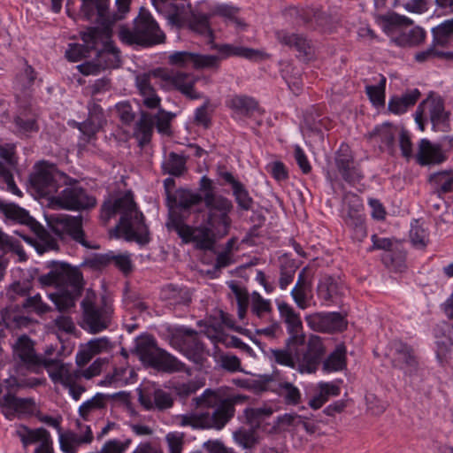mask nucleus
<instances>
[{
    "mask_svg": "<svg viewBox=\"0 0 453 453\" xmlns=\"http://www.w3.org/2000/svg\"><path fill=\"white\" fill-rule=\"evenodd\" d=\"M81 15L82 18L86 20L95 19L99 26L88 27L85 31L81 32L83 44H69L65 57L71 62H78L89 57L90 51L96 50L100 40L111 37V27L118 19V17L112 19L106 17L108 0H81Z\"/></svg>",
    "mask_w": 453,
    "mask_h": 453,
    "instance_id": "nucleus-1",
    "label": "nucleus"
},
{
    "mask_svg": "<svg viewBox=\"0 0 453 453\" xmlns=\"http://www.w3.org/2000/svg\"><path fill=\"white\" fill-rule=\"evenodd\" d=\"M118 213L120 214V219L114 232H120L127 242L134 241L141 245L150 242V233L144 223V216L138 210L131 191L126 192L113 201H105L101 207L100 218L107 224L110 219Z\"/></svg>",
    "mask_w": 453,
    "mask_h": 453,
    "instance_id": "nucleus-2",
    "label": "nucleus"
},
{
    "mask_svg": "<svg viewBox=\"0 0 453 453\" xmlns=\"http://www.w3.org/2000/svg\"><path fill=\"white\" fill-rule=\"evenodd\" d=\"M159 79L158 84L165 90L174 88L189 99H199L201 95L194 89L196 79L191 74L183 72H172L164 68H157L136 76L135 82L140 94L143 97V104L148 109H154L160 105L161 98L157 95L151 84V79Z\"/></svg>",
    "mask_w": 453,
    "mask_h": 453,
    "instance_id": "nucleus-3",
    "label": "nucleus"
},
{
    "mask_svg": "<svg viewBox=\"0 0 453 453\" xmlns=\"http://www.w3.org/2000/svg\"><path fill=\"white\" fill-rule=\"evenodd\" d=\"M173 200L176 208L185 214H200L204 211L231 213L234 210L233 202L226 196L217 194L212 180L206 175L200 179L199 192L179 188Z\"/></svg>",
    "mask_w": 453,
    "mask_h": 453,
    "instance_id": "nucleus-4",
    "label": "nucleus"
},
{
    "mask_svg": "<svg viewBox=\"0 0 453 453\" xmlns=\"http://www.w3.org/2000/svg\"><path fill=\"white\" fill-rule=\"evenodd\" d=\"M81 319L80 326L92 334L106 330L114 312L113 301L110 296L101 295L97 302L96 293L88 288L85 297L81 302Z\"/></svg>",
    "mask_w": 453,
    "mask_h": 453,
    "instance_id": "nucleus-5",
    "label": "nucleus"
},
{
    "mask_svg": "<svg viewBox=\"0 0 453 453\" xmlns=\"http://www.w3.org/2000/svg\"><path fill=\"white\" fill-rule=\"evenodd\" d=\"M134 353L144 366L158 372H188L186 365L165 349L159 348L157 340L150 334L141 335L136 339Z\"/></svg>",
    "mask_w": 453,
    "mask_h": 453,
    "instance_id": "nucleus-6",
    "label": "nucleus"
},
{
    "mask_svg": "<svg viewBox=\"0 0 453 453\" xmlns=\"http://www.w3.org/2000/svg\"><path fill=\"white\" fill-rule=\"evenodd\" d=\"M119 38L128 46L137 45L148 48L165 42V35L150 12L142 7L134 20L133 29L121 26L119 30Z\"/></svg>",
    "mask_w": 453,
    "mask_h": 453,
    "instance_id": "nucleus-7",
    "label": "nucleus"
},
{
    "mask_svg": "<svg viewBox=\"0 0 453 453\" xmlns=\"http://www.w3.org/2000/svg\"><path fill=\"white\" fill-rule=\"evenodd\" d=\"M203 224L195 226L192 242L200 250H211L217 240L226 236L231 229V213L203 211Z\"/></svg>",
    "mask_w": 453,
    "mask_h": 453,
    "instance_id": "nucleus-8",
    "label": "nucleus"
},
{
    "mask_svg": "<svg viewBox=\"0 0 453 453\" xmlns=\"http://www.w3.org/2000/svg\"><path fill=\"white\" fill-rule=\"evenodd\" d=\"M70 177L58 170L55 164L40 161L34 166L29 175V188L39 197L49 198L53 201L58 188L68 185Z\"/></svg>",
    "mask_w": 453,
    "mask_h": 453,
    "instance_id": "nucleus-9",
    "label": "nucleus"
},
{
    "mask_svg": "<svg viewBox=\"0 0 453 453\" xmlns=\"http://www.w3.org/2000/svg\"><path fill=\"white\" fill-rule=\"evenodd\" d=\"M47 267L50 269L49 273L45 274H39L38 268H32L29 270V276L33 279H37L40 286L61 288L66 285L71 280L81 279L82 273L78 267L72 266L68 263L59 261H50L48 263Z\"/></svg>",
    "mask_w": 453,
    "mask_h": 453,
    "instance_id": "nucleus-10",
    "label": "nucleus"
},
{
    "mask_svg": "<svg viewBox=\"0 0 453 453\" xmlns=\"http://www.w3.org/2000/svg\"><path fill=\"white\" fill-rule=\"evenodd\" d=\"M342 219L354 242H361L367 237V229L363 214V204L357 195L349 192L344 195Z\"/></svg>",
    "mask_w": 453,
    "mask_h": 453,
    "instance_id": "nucleus-11",
    "label": "nucleus"
},
{
    "mask_svg": "<svg viewBox=\"0 0 453 453\" xmlns=\"http://www.w3.org/2000/svg\"><path fill=\"white\" fill-rule=\"evenodd\" d=\"M51 230L61 240L69 237L87 249L98 250L100 248L99 245H92L86 240L81 215H60L56 218L54 224L51 226Z\"/></svg>",
    "mask_w": 453,
    "mask_h": 453,
    "instance_id": "nucleus-12",
    "label": "nucleus"
},
{
    "mask_svg": "<svg viewBox=\"0 0 453 453\" xmlns=\"http://www.w3.org/2000/svg\"><path fill=\"white\" fill-rule=\"evenodd\" d=\"M325 346L317 335H311L304 345L297 344V368L301 372L311 373L316 372L325 355Z\"/></svg>",
    "mask_w": 453,
    "mask_h": 453,
    "instance_id": "nucleus-13",
    "label": "nucleus"
},
{
    "mask_svg": "<svg viewBox=\"0 0 453 453\" xmlns=\"http://www.w3.org/2000/svg\"><path fill=\"white\" fill-rule=\"evenodd\" d=\"M53 201L62 209L70 211H83L96 205L95 196L80 186H70L53 197Z\"/></svg>",
    "mask_w": 453,
    "mask_h": 453,
    "instance_id": "nucleus-14",
    "label": "nucleus"
},
{
    "mask_svg": "<svg viewBox=\"0 0 453 453\" xmlns=\"http://www.w3.org/2000/svg\"><path fill=\"white\" fill-rule=\"evenodd\" d=\"M334 163L338 173L347 183L355 185L364 178L359 166L355 162L352 151L348 145H341L335 153Z\"/></svg>",
    "mask_w": 453,
    "mask_h": 453,
    "instance_id": "nucleus-15",
    "label": "nucleus"
},
{
    "mask_svg": "<svg viewBox=\"0 0 453 453\" xmlns=\"http://www.w3.org/2000/svg\"><path fill=\"white\" fill-rule=\"evenodd\" d=\"M84 287L85 280L81 274V279L69 281L61 287L59 291L50 294L49 297L59 311H65L75 306L77 300L84 291Z\"/></svg>",
    "mask_w": 453,
    "mask_h": 453,
    "instance_id": "nucleus-16",
    "label": "nucleus"
},
{
    "mask_svg": "<svg viewBox=\"0 0 453 453\" xmlns=\"http://www.w3.org/2000/svg\"><path fill=\"white\" fill-rule=\"evenodd\" d=\"M275 36L280 44L294 49L297 52L296 57L301 60L309 61L313 58L312 43L304 35L282 29L277 31Z\"/></svg>",
    "mask_w": 453,
    "mask_h": 453,
    "instance_id": "nucleus-17",
    "label": "nucleus"
},
{
    "mask_svg": "<svg viewBox=\"0 0 453 453\" xmlns=\"http://www.w3.org/2000/svg\"><path fill=\"white\" fill-rule=\"evenodd\" d=\"M305 342V336H289L283 349H270L267 354L271 360L280 365L290 368L297 367V344Z\"/></svg>",
    "mask_w": 453,
    "mask_h": 453,
    "instance_id": "nucleus-18",
    "label": "nucleus"
},
{
    "mask_svg": "<svg viewBox=\"0 0 453 453\" xmlns=\"http://www.w3.org/2000/svg\"><path fill=\"white\" fill-rule=\"evenodd\" d=\"M211 49L218 51L219 62L230 57H239L252 61L263 60L269 58V55L263 50L242 46H235L229 43L219 44L211 42Z\"/></svg>",
    "mask_w": 453,
    "mask_h": 453,
    "instance_id": "nucleus-19",
    "label": "nucleus"
},
{
    "mask_svg": "<svg viewBox=\"0 0 453 453\" xmlns=\"http://www.w3.org/2000/svg\"><path fill=\"white\" fill-rule=\"evenodd\" d=\"M173 347L181 352L188 359L196 365H203L206 360L205 346L198 337H173L171 340Z\"/></svg>",
    "mask_w": 453,
    "mask_h": 453,
    "instance_id": "nucleus-20",
    "label": "nucleus"
},
{
    "mask_svg": "<svg viewBox=\"0 0 453 453\" xmlns=\"http://www.w3.org/2000/svg\"><path fill=\"white\" fill-rule=\"evenodd\" d=\"M308 326L314 331L334 333L344 328V318L339 312L314 313L306 317Z\"/></svg>",
    "mask_w": 453,
    "mask_h": 453,
    "instance_id": "nucleus-21",
    "label": "nucleus"
},
{
    "mask_svg": "<svg viewBox=\"0 0 453 453\" xmlns=\"http://www.w3.org/2000/svg\"><path fill=\"white\" fill-rule=\"evenodd\" d=\"M34 342L27 334L18 337L13 344V355L17 357L28 369L35 372L36 367L43 358L42 356L37 355L35 350Z\"/></svg>",
    "mask_w": 453,
    "mask_h": 453,
    "instance_id": "nucleus-22",
    "label": "nucleus"
},
{
    "mask_svg": "<svg viewBox=\"0 0 453 453\" xmlns=\"http://www.w3.org/2000/svg\"><path fill=\"white\" fill-rule=\"evenodd\" d=\"M140 403L147 411L157 410L165 411L173 407L174 400L172 395L161 388L153 390H140Z\"/></svg>",
    "mask_w": 453,
    "mask_h": 453,
    "instance_id": "nucleus-23",
    "label": "nucleus"
},
{
    "mask_svg": "<svg viewBox=\"0 0 453 453\" xmlns=\"http://www.w3.org/2000/svg\"><path fill=\"white\" fill-rule=\"evenodd\" d=\"M393 366L401 369L405 374L411 375L418 370V360L414 350L410 345L402 342H395Z\"/></svg>",
    "mask_w": 453,
    "mask_h": 453,
    "instance_id": "nucleus-24",
    "label": "nucleus"
},
{
    "mask_svg": "<svg viewBox=\"0 0 453 453\" xmlns=\"http://www.w3.org/2000/svg\"><path fill=\"white\" fill-rule=\"evenodd\" d=\"M396 128L389 122L376 126L366 137L369 141L378 143L380 150H387L390 155L395 153V139Z\"/></svg>",
    "mask_w": 453,
    "mask_h": 453,
    "instance_id": "nucleus-25",
    "label": "nucleus"
},
{
    "mask_svg": "<svg viewBox=\"0 0 453 453\" xmlns=\"http://www.w3.org/2000/svg\"><path fill=\"white\" fill-rule=\"evenodd\" d=\"M446 160L440 144H434L428 139H421L418 142L416 161L420 165H439Z\"/></svg>",
    "mask_w": 453,
    "mask_h": 453,
    "instance_id": "nucleus-26",
    "label": "nucleus"
},
{
    "mask_svg": "<svg viewBox=\"0 0 453 453\" xmlns=\"http://www.w3.org/2000/svg\"><path fill=\"white\" fill-rule=\"evenodd\" d=\"M88 119L78 124L79 130L85 135H95L106 122L103 108L96 102H90L88 105Z\"/></svg>",
    "mask_w": 453,
    "mask_h": 453,
    "instance_id": "nucleus-27",
    "label": "nucleus"
},
{
    "mask_svg": "<svg viewBox=\"0 0 453 453\" xmlns=\"http://www.w3.org/2000/svg\"><path fill=\"white\" fill-rule=\"evenodd\" d=\"M103 48L96 52V61L102 70L118 68L121 64L120 50L111 41V37L100 40Z\"/></svg>",
    "mask_w": 453,
    "mask_h": 453,
    "instance_id": "nucleus-28",
    "label": "nucleus"
},
{
    "mask_svg": "<svg viewBox=\"0 0 453 453\" xmlns=\"http://www.w3.org/2000/svg\"><path fill=\"white\" fill-rule=\"evenodd\" d=\"M41 367H44L47 370L50 380L54 383L64 385L65 379L73 376V372L70 370L72 365L62 363L57 358H46L43 357L40 365H37L36 371Z\"/></svg>",
    "mask_w": 453,
    "mask_h": 453,
    "instance_id": "nucleus-29",
    "label": "nucleus"
},
{
    "mask_svg": "<svg viewBox=\"0 0 453 453\" xmlns=\"http://www.w3.org/2000/svg\"><path fill=\"white\" fill-rule=\"evenodd\" d=\"M226 106L234 113L250 118L256 112L261 113L258 102L245 95H234L226 102Z\"/></svg>",
    "mask_w": 453,
    "mask_h": 453,
    "instance_id": "nucleus-30",
    "label": "nucleus"
},
{
    "mask_svg": "<svg viewBox=\"0 0 453 453\" xmlns=\"http://www.w3.org/2000/svg\"><path fill=\"white\" fill-rule=\"evenodd\" d=\"M420 96L421 93L418 88L407 90L402 96H393L388 101V109L395 115L403 114L416 104Z\"/></svg>",
    "mask_w": 453,
    "mask_h": 453,
    "instance_id": "nucleus-31",
    "label": "nucleus"
},
{
    "mask_svg": "<svg viewBox=\"0 0 453 453\" xmlns=\"http://www.w3.org/2000/svg\"><path fill=\"white\" fill-rule=\"evenodd\" d=\"M234 402L230 398L222 400L211 416L208 413L210 428L221 429L234 415Z\"/></svg>",
    "mask_w": 453,
    "mask_h": 453,
    "instance_id": "nucleus-32",
    "label": "nucleus"
},
{
    "mask_svg": "<svg viewBox=\"0 0 453 453\" xmlns=\"http://www.w3.org/2000/svg\"><path fill=\"white\" fill-rule=\"evenodd\" d=\"M278 310L281 319L287 325V330L290 336H305L302 333L303 323L301 318L293 307L285 302H279Z\"/></svg>",
    "mask_w": 453,
    "mask_h": 453,
    "instance_id": "nucleus-33",
    "label": "nucleus"
},
{
    "mask_svg": "<svg viewBox=\"0 0 453 453\" xmlns=\"http://www.w3.org/2000/svg\"><path fill=\"white\" fill-rule=\"evenodd\" d=\"M153 115L148 111H141V116L134 127V136L140 147H144L151 141L154 130Z\"/></svg>",
    "mask_w": 453,
    "mask_h": 453,
    "instance_id": "nucleus-34",
    "label": "nucleus"
},
{
    "mask_svg": "<svg viewBox=\"0 0 453 453\" xmlns=\"http://www.w3.org/2000/svg\"><path fill=\"white\" fill-rule=\"evenodd\" d=\"M0 211L3 212L7 219L27 225L30 226L31 229H35V225L38 223L25 209L15 203H5L1 199Z\"/></svg>",
    "mask_w": 453,
    "mask_h": 453,
    "instance_id": "nucleus-35",
    "label": "nucleus"
},
{
    "mask_svg": "<svg viewBox=\"0 0 453 453\" xmlns=\"http://www.w3.org/2000/svg\"><path fill=\"white\" fill-rule=\"evenodd\" d=\"M161 298L170 305H188L191 303V293L187 288H179L168 284L161 289Z\"/></svg>",
    "mask_w": 453,
    "mask_h": 453,
    "instance_id": "nucleus-36",
    "label": "nucleus"
},
{
    "mask_svg": "<svg viewBox=\"0 0 453 453\" xmlns=\"http://www.w3.org/2000/svg\"><path fill=\"white\" fill-rule=\"evenodd\" d=\"M127 396L126 392L120 391L112 395H106L102 393H96L91 399L83 403L79 408V415L84 419L88 420L91 412L105 408V400L108 398H123Z\"/></svg>",
    "mask_w": 453,
    "mask_h": 453,
    "instance_id": "nucleus-37",
    "label": "nucleus"
},
{
    "mask_svg": "<svg viewBox=\"0 0 453 453\" xmlns=\"http://www.w3.org/2000/svg\"><path fill=\"white\" fill-rule=\"evenodd\" d=\"M317 293L319 298L326 303H335L341 295V286L334 277L326 275L319 280Z\"/></svg>",
    "mask_w": 453,
    "mask_h": 453,
    "instance_id": "nucleus-38",
    "label": "nucleus"
},
{
    "mask_svg": "<svg viewBox=\"0 0 453 453\" xmlns=\"http://www.w3.org/2000/svg\"><path fill=\"white\" fill-rule=\"evenodd\" d=\"M347 350L343 344L336 346L334 350L323 362V371L326 372L343 371L347 367Z\"/></svg>",
    "mask_w": 453,
    "mask_h": 453,
    "instance_id": "nucleus-39",
    "label": "nucleus"
},
{
    "mask_svg": "<svg viewBox=\"0 0 453 453\" xmlns=\"http://www.w3.org/2000/svg\"><path fill=\"white\" fill-rule=\"evenodd\" d=\"M279 261L280 273L279 286L281 289H286L287 287L293 281L298 265L296 260L288 257L287 254L280 257Z\"/></svg>",
    "mask_w": 453,
    "mask_h": 453,
    "instance_id": "nucleus-40",
    "label": "nucleus"
},
{
    "mask_svg": "<svg viewBox=\"0 0 453 453\" xmlns=\"http://www.w3.org/2000/svg\"><path fill=\"white\" fill-rule=\"evenodd\" d=\"M302 421L303 416L296 412L284 413L277 417L270 432L278 434L290 432L300 426Z\"/></svg>",
    "mask_w": 453,
    "mask_h": 453,
    "instance_id": "nucleus-41",
    "label": "nucleus"
},
{
    "mask_svg": "<svg viewBox=\"0 0 453 453\" xmlns=\"http://www.w3.org/2000/svg\"><path fill=\"white\" fill-rule=\"evenodd\" d=\"M16 434L19 437L24 448L30 444L42 443L46 437L48 438L50 435V432L43 427L31 429L26 426H21L16 431Z\"/></svg>",
    "mask_w": 453,
    "mask_h": 453,
    "instance_id": "nucleus-42",
    "label": "nucleus"
},
{
    "mask_svg": "<svg viewBox=\"0 0 453 453\" xmlns=\"http://www.w3.org/2000/svg\"><path fill=\"white\" fill-rule=\"evenodd\" d=\"M273 413V409L269 406L246 408L244 415L247 424L256 431L262 426V424Z\"/></svg>",
    "mask_w": 453,
    "mask_h": 453,
    "instance_id": "nucleus-43",
    "label": "nucleus"
},
{
    "mask_svg": "<svg viewBox=\"0 0 453 453\" xmlns=\"http://www.w3.org/2000/svg\"><path fill=\"white\" fill-rule=\"evenodd\" d=\"M1 404L12 409L15 411L29 412L33 410L35 403L33 398H19L13 393L7 392L1 400Z\"/></svg>",
    "mask_w": 453,
    "mask_h": 453,
    "instance_id": "nucleus-44",
    "label": "nucleus"
},
{
    "mask_svg": "<svg viewBox=\"0 0 453 453\" xmlns=\"http://www.w3.org/2000/svg\"><path fill=\"white\" fill-rule=\"evenodd\" d=\"M433 41L439 46H446L453 40V18L446 19L432 29Z\"/></svg>",
    "mask_w": 453,
    "mask_h": 453,
    "instance_id": "nucleus-45",
    "label": "nucleus"
},
{
    "mask_svg": "<svg viewBox=\"0 0 453 453\" xmlns=\"http://www.w3.org/2000/svg\"><path fill=\"white\" fill-rule=\"evenodd\" d=\"M167 229L175 231L184 243L192 242L195 234V226L184 223L183 219L176 217H170L166 223Z\"/></svg>",
    "mask_w": 453,
    "mask_h": 453,
    "instance_id": "nucleus-46",
    "label": "nucleus"
},
{
    "mask_svg": "<svg viewBox=\"0 0 453 453\" xmlns=\"http://www.w3.org/2000/svg\"><path fill=\"white\" fill-rule=\"evenodd\" d=\"M164 173L179 177L186 171V158L175 152H170L168 159L163 163Z\"/></svg>",
    "mask_w": 453,
    "mask_h": 453,
    "instance_id": "nucleus-47",
    "label": "nucleus"
},
{
    "mask_svg": "<svg viewBox=\"0 0 453 453\" xmlns=\"http://www.w3.org/2000/svg\"><path fill=\"white\" fill-rule=\"evenodd\" d=\"M38 236L39 242L35 246V250L39 254H43L49 250H58L57 241L44 229V227L37 223L35 229H32Z\"/></svg>",
    "mask_w": 453,
    "mask_h": 453,
    "instance_id": "nucleus-48",
    "label": "nucleus"
},
{
    "mask_svg": "<svg viewBox=\"0 0 453 453\" xmlns=\"http://www.w3.org/2000/svg\"><path fill=\"white\" fill-rule=\"evenodd\" d=\"M429 180L438 186V193L453 192V170L434 173L430 175Z\"/></svg>",
    "mask_w": 453,
    "mask_h": 453,
    "instance_id": "nucleus-49",
    "label": "nucleus"
},
{
    "mask_svg": "<svg viewBox=\"0 0 453 453\" xmlns=\"http://www.w3.org/2000/svg\"><path fill=\"white\" fill-rule=\"evenodd\" d=\"M426 32L419 27L411 28L408 33L395 37L394 42L399 46H416L425 41Z\"/></svg>",
    "mask_w": 453,
    "mask_h": 453,
    "instance_id": "nucleus-50",
    "label": "nucleus"
},
{
    "mask_svg": "<svg viewBox=\"0 0 453 453\" xmlns=\"http://www.w3.org/2000/svg\"><path fill=\"white\" fill-rule=\"evenodd\" d=\"M386 83V77L380 74V80L378 85H368L365 87V93L372 105L376 107L384 106Z\"/></svg>",
    "mask_w": 453,
    "mask_h": 453,
    "instance_id": "nucleus-51",
    "label": "nucleus"
},
{
    "mask_svg": "<svg viewBox=\"0 0 453 453\" xmlns=\"http://www.w3.org/2000/svg\"><path fill=\"white\" fill-rule=\"evenodd\" d=\"M13 123L16 133L19 134L28 135L30 133L39 131V125L35 117H28L26 114L20 113L14 118Z\"/></svg>",
    "mask_w": 453,
    "mask_h": 453,
    "instance_id": "nucleus-52",
    "label": "nucleus"
},
{
    "mask_svg": "<svg viewBox=\"0 0 453 453\" xmlns=\"http://www.w3.org/2000/svg\"><path fill=\"white\" fill-rule=\"evenodd\" d=\"M232 191L239 210L248 211L252 209L254 200L242 182L234 187Z\"/></svg>",
    "mask_w": 453,
    "mask_h": 453,
    "instance_id": "nucleus-53",
    "label": "nucleus"
},
{
    "mask_svg": "<svg viewBox=\"0 0 453 453\" xmlns=\"http://www.w3.org/2000/svg\"><path fill=\"white\" fill-rule=\"evenodd\" d=\"M17 169V166H12L9 163L0 160V179L7 185V190L13 195L22 196V192L17 187L12 172Z\"/></svg>",
    "mask_w": 453,
    "mask_h": 453,
    "instance_id": "nucleus-54",
    "label": "nucleus"
},
{
    "mask_svg": "<svg viewBox=\"0 0 453 453\" xmlns=\"http://www.w3.org/2000/svg\"><path fill=\"white\" fill-rule=\"evenodd\" d=\"M156 109H157V113L153 115L154 126H156L158 133L170 135L171 121L175 117V114L166 111L160 105Z\"/></svg>",
    "mask_w": 453,
    "mask_h": 453,
    "instance_id": "nucleus-55",
    "label": "nucleus"
},
{
    "mask_svg": "<svg viewBox=\"0 0 453 453\" xmlns=\"http://www.w3.org/2000/svg\"><path fill=\"white\" fill-rule=\"evenodd\" d=\"M211 14L206 13H199V12H191V16L189 18V27L192 30L196 31L200 34H209L212 35V30L210 27V18Z\"/></svg>",
    "mask_w": 453,
    "mask_h": 453,
    "instance_id": "nucleus-56",
    "label": "nucleus"
},
{
    "mask_svg": "<svg viewBox=\"0 0 453 453\" xmlns=\"http://www.w3.org/2000/svg\"><path fill=\"white\" fill-rule=\"evenodd\" d=\"M208 420V412L201 414L191 413L181 415L180 424L182 426H189L195 429H208L210 428Z\"/></svg>",
    "mask_w": 453,
    "mask_h": 453,
    "instance_id": "nucleus-57",
    "label": "nucleus"
},
{
    "mask_svg": "<svg viewBox=\"0 0 453 453\" xmlns=\"http://www.w3.org/2000/svg\"><path fill=\"white\" fill-rule=\"evenodd\" d=\"M21 307L27 312L35 311L37 314H44L50 311V307L44 303L39 294L34 296H27L21 303Z\"/></svg>",
    "mask_w": 453,
    "mask_h": 453,
    "instance_id": "nucleus-58",
    "label": "nucleus"
},
{
    "mask_svg": "<svg viewBox=\"0 0 453 453\" xmlns=\"http://www.w3.org/2000/svg\"><path fill=\"white\" fill-rule=\"evenodd\" d=\"M236 442L244 449H251L257 443V431L251 427L249 429L240 428L234 433Z\"/></svg>",
    "mask_w": 453,
    "mask_h": 453,
    "instance_id": "nucleus-59",
    "label": "nucleus"
},
{
    "mask_svg": "<svg viewBox=\"0 0 453 453\" xmlns=\"http://www.w3.org/2000/svg\"><path fill=\"white\" fill-rule=\"evenodd\" d=\"M452 347L453 341L449 336L443 335L436 341V357L441 365L449 362Z\"/></svg>",
    "mask_w": 453,
    "mask_h": 453,
    "instance_id": "nucleus-60",
    "label": "nucleus"
},
{
    "mask_svg": "<svg viewBox=\"0 0 453 453\" xmlns=\"http://www.w3.org/2000/svg\"><path fill=\"white\" fill-rule=\"evenodd\" d=\"M33 286L30 280L13 282L7 289L6 296L9 300L14 302L19 296L27 297L29 296Z\"/></svg>",
    "mask_w": 453,
    "mask_h": 453,
    "instance_id": "nucleus-61",
    "label": "nucleus"
},
{
    "mask_svg": "<svg viewBox=\"0 0 453 453\" xmlns=\"http://www.w3.org/2000/svg\"><path fill=\"white\" fill-rule=\"evenodd\" d=\"M193 66L196 69H215L220 66L219 58L217 55H202L193 53Z\"/></svg>",
    "mask_w": 453,
    "mask_h": 453,
    "instance_id": "nucleus-62",
    "label": "nucleus"
},
{
    "mask_svg": "<svg viewBox=\"0 0 453 453\" xmlns=\"http://www.w3.org/2000/svg\"><path fill=\"white\" fill-rule=\"evenodd\" d=\"M429 117L434 127L444 122L445 111L444 104L441 99H428Z\"/></svg>",
    "mask_w": 453,
    "mask_h": 453,
    "instance_id": "nucleus-63",
    "label": "nucleus"
},
{
    "mask_svg": "<svg viewBox=\"0 0 453 453\" xmlns=\"http://www.w3.org/2000/svg\"><path fill=\"white\" fill-rule=\"evenodd\" d=\"M112 263L111 251L104 254H94L93 257L87 258L81 265L88 266L93 270H101Z\"/></svg>",
    "mask_w": 453,
    "mask_h": 453,
    "instance_id": "nucleus-64",
    "label": "nucleus"
}]
</instances>
